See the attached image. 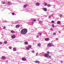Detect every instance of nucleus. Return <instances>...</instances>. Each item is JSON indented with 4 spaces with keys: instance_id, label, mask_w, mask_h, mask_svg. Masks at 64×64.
<instances>
[{
    "instance_id": "1",
    "label": "nucleus",
    "mask_w": 64,
    "mask_h": 64,
    "mask_svg": "<svg viewBox=\"0 0 64 64\" xmlns=\"http://www.w3.org/2000/svg\"><path fill=\"white\" fill-rule=\"evenodd\" d=\"M21 34H25L27 33V29L26 28H24L22 29L21 31Z\"/></svg>"
},
{
    "instance_id": "2",
    "label": "nucleus",
    "mask_w": 64,
    "mask_h": 64,
    "mask_svg": "<svg viewBox=\"0 0 64 64\" xmlns=\"http://www.w3.org/2000/svg\"><path fill=\"white\" fill-rule=\"evenodd\" d=\"M44 57H48V59H49V58H50L51 57V56H49V54H45L44 55Z\"/></svg>"
},
{
    "instance_id": "3",
    "label": "nucleus",
    "mask_w": 64,
    "mask_h": 64,
    "mask_svg": "<svg viewBox=\"0 0 64 64\" xmlns=\"http://www.w3.org/2000/svg\"><path fill=\"white\" fill-rule=\"evenodd\" d=\"M48 47H51V46H53V44L52 43H50L48 44Z\"/></svg>"
},
{
    "instance_id": "4",
    "label": "nucleus",
    "mask_w": 64,
    "mask_h": 64,
    "mask_svg": "<svg viewBox=\"0 0 64 64\" xmlns=\"http://www.w3.org/2000/svg\"><path fill=\"white\" fill-rule=\"evenodd\" d=\"M16 38V36L14 34L11 36V38H12L13 39H14V38Z\"/></svg>"
},
{
    "instance_id": "5",
    "label": "nucleus",
    "mask_w": 64,
    "mask_h": 64,
    "mask_svg": "<svg viewBox=\"0 0 64 64\" xmlns=\"http://www.w3.org/2000/svg\"><path fill=\"white\" fill-rule=\"evenodd\" d=\"M6 3H7V2L6 1H2L1 2L2 4H6Z\"/></svg>"
},
{
    "instance_id": "6",
    "label": "nucleus",
    "mask_w": 64,
    "mask_h": 64,
    "mask_svg": "<svg viewBox=\"0 0 64 64\" xmlns=\"http://www.w3.org/2000/svg\"><path fill=\"white\" fill-rule=\"evenodd\" d=\"M2 58L3 60H5V59H6V58H5V56H2Z\"/></svg>"
},
{
    "instance_id": "7",
    "label": "nucleus",
    "mask_w": 64,
    "mask_h": 64,
    "mask_svg": "<svg viewBox=\"0 0 64 64\" xmlns=\"http://www.w3.org/2000/svg\"><path fill=\"white\" fill-rule=\"evenodd\" d=\"M20 24L17 25L16 26V28H19V27H20Z\"/></svg>"
},
{
    "instance_id": "8",
    "label": "nucleus",
    "mask_w": 64,
    "mask_h": 64,
    "mask_svg": "<svg viewBox=\"0 0 64 64\" xmlns=\"http://www.w3.org/2000/svg\"><path fill=\"white\" fill-rule=\"evenodd\" d=\"M43 10L44 11H47V8H43Z\"/></svg>"
},
{
    "instance_id": "9",
    "label": "nucleus",
    "mask_w": 64,
    "mask_h": 64,
    "mask_svg": "<svg viewBox=\"0 0 64 64\" xmlns=\"http://www.w3.org/2000/svg\"><path fill=\"white\" fill-rule=\"evenodd\" d=\"M22 60H23V61H26V58H22Z\"/></svg>"
},
{
    "instance_id": "10",
    "label": "nucleus",
    "mask_w": 64,
    "mask_h": 64,
    "mask_svg": "<svg viewBox=\"0 0 64 64\" xmlns=\"http://www.w3.org/2000/svg\"><path fill=\"white\" fill-rule=\"evenodd\" d=\"M8 5H11V4H12V3H11V2H8Z\"/></svg>"
},
{
    "instance_id": "11",
    "label": "nucleus",
    "mask_w": 64,
    "mask_h": 64,
    "mask_svg": "<svg viewBox=\"0 0 64 64\" xmlns=\"http://www.w3.org/2000/svg\"><path fill=\"white\" fill-rule=\"evenodd\" d=\"M28 11L29 12H32V10H31V8H29L28 9Z\"/></svg>"
},
{
    "instance_id": "12",
    "label": "nucleus",
    "mask_w": 64,
    "mask_h": 64,
    "mask_svg": "<svg viewBox=\"0 0 64 64\" xmlns=\"http://www.w3.org/2000/svg\"><path fill=\"white\" fill-rule=\"evenodd\" d=\"M35 63H38V64H39V63H40V62L38 61V60H36L35 61Z\"/></svg>"
},
{
    "instance_id": "13",
    "label": "nucleus",
    "mask_w": 64,
    "mask_h": 64,
    "mask_svg": "<svg viewBox=\"0 0 64 64\" xmlns=\"http://www.w3.org/2000/svg\"><path fill=\"white\" fill-rule=\"evenodd\" d=\"M60 23H61V22L60 21H58L57 22V24H60Z\"/></svg>"
},
{
    "instance_id": "14",
    "label": "nucleus",
    "mask_w": 64,
    "mask_h": 64,
    "mask_svg": "<svg viewBox=\"0 0 64 64\" xmlns=\"http://www.w3.org/2000/svg\"><path fill=\"white\" fill-rule=\"evenodd\" d=\"M40 5V4L39 2H38L36 4V6H39Z\"/></svg>"
},
{
    "instance_id": "15",
    "label": "nucleus",
    "mask_w": 64,
    "mask_h": 64,
    "mask_svg": "<svg viewBox=\"0 0 64 64\" xmlns=\"http://www.w3.org/2000/svg\"><path fill=\"white\" fill-rule=\"evenodd\" d=\"M26 7H27V5L26 4H24V8H26Z\"/></svg>"
},
{
    "instance_id": "16",
    "label": "nucleus",
    "mask_w": 64,
    "mask_h": 64,
    "mask_svg": "<svg viewBox=\"0 0 64 64\" xmlns=\"http://www.w3.org/2000/svg\"><path fill=\"white\" fill-rule=\"evenodd\" d=\"M49 38H46L45 39V40H49Z\"/></svg>"
},
{
    "instance_id": "17",
    "label": "nucleus",
    "mask_w": 64,
    "mask_h": 64,
    "mask_svg": "<svg viewBox=\"0 0 64 64\" xmlns=\"http://www.w3.org/2000/svg\"><path fill=\"white\" fill-rule=\"evenodd\" d=\"M63 16L62 14H60L59 15V16L60 17H63Z\"/></svg>"
},
{
    "instance_id": "18",
    "label": "nucleus",
    "mask_w": 64,
    "mask_h": 64,
    "mask_svg": "<svg viewBox=\"0 0 64 64\" xmlns=\"http://www.w3.org/2000/svg\"><path fill=\"white\" fill-rule=\"evenodd\" d=\"M38 46L39 47H40V46H41V44L40 43L38 44Z\"/></svg>"
},
{
    "instance_id": "19",
    "label": "nucleus",
    "mask_w": 64,
    "mask_h": 64,
    "mask_svg": "<svg viewBox=\"0 0 64 64\" xmlns=\"http://www.w3.org/2000/svg\"><path fill=\"white\" fill-rule=\"evenodd\" d=\"M47 6L48 7H50V6H51V5L50 4H47Z\"/></svg>"
},
{
    "instance_id": "20",
    "label": "nucleus",
    "mask_w": 64,
    "mask_h": 64,
    "mask_svg": "<svg viewBox=\"0 0 64 64\" xmlns=\"http://www.w3.org/2000/svg\"><path fill=\"white\" fill-rule=\"evenodd\" d=\"M47 3L46 2H45L44 3V5H45V6H47Z\"/></svg>"
},
{
    "instance_id": "21",
    "label": "nucleus",
    "mask_w": 64,
    "mask_h": 64,
    "mask_svg": "<svg viewBox=\"0 0 64 64\" xmlns=\"http://www.w3.org/2000/svg\"><path fill=\"white\" fill-rule=\"evenodd\" d=\"M38 34L39 35H40V36L41 35H42V33H41V32H39Z\"/></svg>"
},
{
    "instance_id": "22",
    "label": "nucleus",
    "mask_w": 64,
    "mask_h": 64,
    "mask_svg": "<svg viewBox=\"0 0 64 64\" xmlns=\"http://www.w3.org/2000/svg\"><path fill=\"white\" fill-rule=\"evenodd\" d=\"M13 50L14 51H16V49L15 48H14Z\"/></svg>"
},
{
    "instance_id": "23",
    "label": "nucleus",
    "mask_w": 64,
    "mask_h": 64,
    "mask_svg": "<svg viewBox=\"0 0 64 64\" xmlns=\"http://www.w3.org/2000/svg\"><path fill=\"white\" fill-rule=\"evenodd\" d=\"M25 45H27L28 44V42H25Z\"/></svg>"
},
{
    "instance_id": "24",
    "label": "nucleus",
    "mask_w": 64,
    "mask_h": 64,
    "mask_svg": "<svg viewBox=\"0 0 64 64\" xmlns=\"http://www.w3.org/2000/svg\"><path fill=\"white\" fill-rule=\"evenodd\" d=\"M11 32L12 33H14V31L12 30L11 31Z\"/></svg>"
},
{
    "instance_id": "25",
    "label": "nucleus",
    "mask_w": 64,
    "mask_h": 64,
    "mask_svg": "<svg viewBox=\"0 0 64 64\" xmlns=\"http://www.w3.org/2000/svg\"><path fill=\"white\" fill-rule=\"evenodd\" d=\"M9 48L10 49H12V47L11 46H9Z\"/></svg>"
},
{
    "instance_id": "26",
    "label": "nucleus",
    "mask_w": 64,
    "mask_h": 64,
    "mask_svg": "<svg viewBox=\"0 0 64 64\" xmlns=\"http://www.w3.org/2000/svg\"><path fill=\"white\" fill-rule=\"evenodd\" d=\"M51 22L52 23H54V21L53 20H52L51 21Z\"/></svg>"
},
{
    "instance_id": "27",
    "label": "nucleus",
    "mask_w": 64,
    "mask_h": 64,
    "mask_svg": "<svg viewBox=\"0 0 64 64\" xmlns=\"http://www.w3.org/2000/svg\"><path fill=\"white\" fill-rule=\"evenodd\" d=\"M4 44H7V42L4 41Z\"/></svg>"
},
{
    "instance_id": "28",
    "label": "nucleus",
    "mask_w": 64,
    "mask_h": 64,
    "mask_svg": "<svg viewBox=\"0 0 64 64\" xmlns=\"http://www.w3.org/2000/svg\"><path fill=\"white\" fill-rule=\"evenodd\" d=\"M28 47L29 48H31L32 46L31 45H29Z\"/></svg>"
},
{
    "instance_id": "29",
    "label": "nucleus",
    "mask_w": 64,
    "mask_h": 64,
    "mask_svg": "<svg viewBox=\"0 0 64 64\" xmlns=\"http://www.w3.org/2000/svg\"><path fill=\"white\" fill-rule=\"evenodd\" d=\"M12 15H15V13L14 12H12Z\"/></svg>"
},
{
    "instance_id": "30",
    "label": "nucleus",
    "mask_w": 64,
    "mask_h": 64,
    "mask_svg": "<svg viewBox=\"0 0 64 64\" xmlns=\"http://www.w3.org/2000/svg\"><path fill=\"white\" fill-rule=\"evenodd\" d=\"M52 27L53 28H54V24H52Z\"/></svg>"
},
{
    "instance_id": "31",
    "label": "nucleus",
    "mask_w": 64,
    "mask_h": 64,
    "mask_svg": "<svg viewBox=\"0 0 64 64\" xmlns=\"http://www.w3.org/2000/svg\"><path fill=\"white\" fill-rule=\"evenodd\" d=\"M36 20H35L34 19V20H33V22H36Z\"/></svg>"
},
{
    "instance_id": "32",
    "label": "nucleus",
    "mask_w": 64,
    "mask_h": 64,
    "mask_svg": "<svg viewBox=\"0 0 64 64\" xmlns=\"http://www.w3.org/2000/svg\"><path fill=\"white\" fill-rule=\"evenodd\" d=\"M26 50H29V48H26Z\"/></svg>"
},
{
    "instance_id": "33",
    "label": "nucleus",
    "mask_w": 64,
    "mask_h": 64,
    "mask_svg": "<svg viewBox=\"0 0 64 64\" xmlns=\"http://www.w3.org/2000/svg\"><path fill=\"white\" fill-rule=\"evenodd\" d=\"M47 53H48V54H49L50 53V52H47Z\"/></svg>"
},
{
    "instance_id": "34",
    "label": "nucleus",
    "mask_w": 64,
    "mask_h": 64,
    "mask_svg": "<svg viewBox=\"0 0 64 64\" xmlns=\"http://www.w3.org/2000/svg\"><path fill=\"white\" fill-rule=\"evenodd\" d=\"M39 36L38 35L36 36V38H39Z\"/></svg>"
},
{
    "instance_id": "35",
    "label": "nucleus",
    "mask_w": 64,
    "mask_h": 64,
    "mask_svg": "<svg viewBox=\"0 0 64 64\" xmlns=\"http://www.w3.org/2000/svg\"><path fill=\"white\" fill-rule=\"evenodd\" d=\"M53 34L54 35H56V33L54 32V33Z\"/></svg>"
},
{
    "instance_id": "36",
    "label": "nucleus",
    "mask_w": 64,
    "mask_h": 64,
    "mask_svg": "<svg viewBox=\"0 0 64 64\" xmlns=\"http://www.w3.org/2000/svg\"><path fill=\"white\" fill-rule=\"evenodd\" d=\"M6 28V27L4 26L3 27V29H5Z\"/></svg>"
},
{
    "instance_id": "37",
    "label": "nucleus",
    "mask_w": 64,
    "mask_h": 64,
    "mask_svg": "<svg viewBox=\"0 0 64 64\" xmlns=\"http://www.w3.org/2000/svg\"><path fill=\"white\" fill-rule=\"evenodd\" d=\"M34 50H33L32 51V53H34Z\"/></svg>"
},
{
    "instance_id": "38",
    "label": "nucleus",
    "mask_w": 64,
    "mask_h": 64,
    "mask_svg": "<svg viewBox=\"0 0 64 64\" xmlns=\"http://www.w3.org/2000/svg\"><path fill=\"white\" fill-rule=\"evenodd\" d=\"M2 42H0V44H2Z\"/></svg>"
},
{
    "instance_id": "39",
    "label": "nucleus",
    "mask_w": 64,
    "mask_h": 64,
    "mask_svg": "<svg viewBox=\"0 0 64 64\" xmlns=\"http://www.w3.org/2000/svg\"><path fill=\"white\" fill-rule=\"evenodd\" d=\"M50 16L51 17H52V16H53V14H51Z\"/></svg>"
},
{
    "instance_id": "40",
    "label": "nucleus",
    "mask_w": 64,
    "mask_h": 64,
    "mask_svg": "<svg viewBox=\"0 0 64 64\" xmlns=\"http://www.w3.org/2000/svg\"><path fill=\"white\" fill-rule=\"evenodd\" d=\"M38 55V53H36V56H37Z\"/></svg>"
},
{
    "instance_id": "41",
    "label": "nucleus",
    "mask_w": 64,
    "mask_h": 64,
    "mask_svg": "<svg viewBox=\"0 0 64 64\" xmlns=\"http://www.w3.org/2000/svg\"><path fill=\"white\" fill-rule=\"evenodd\" d=\"M32 24H34V22H32Z\"/></svg>"
},
{
    "instance_id": "42",
    "label": "nucleus",
    "mask_w": 64,
    "mask_h": 64,
    "mask_svg": "<svg viewBox=\"0 0 64 64\" xmlns=\"http://www.w3.org/2000/svg\"><path fill=\"white\" fill-rule=\"evenodd\" d=\"M56 40H58V38H56Z\"/></svg>"
},
{
    "instance_id": "43",
    "label": "nucleus",
    "mask_w": 64,
    "mask_h": 64,
    "mask_svg": "<svg viewBox=\"0 0 64 64\" xmlns=\"http://www.w3.org/2000/svg\"><path fill=\"white\" fill-rule=\"evenodd\" d=\"M50 30H53V29H52H52H50Z\"/></svg>"
},
{
    "instance_id": "44",
    "label": "nucleus",
    "mask_w": 64,
    "mask_h": 64,
    "mask_svg": "<svg viewBox=\"0 0 64 64\" xmlns=\"http://www.w3.org/2000/svg\"><path fill=\"white\" fill-rule=\"evenodd\" d=\"M48 18H50V16H48Z\"/></svg>"
},
{
    "instance_id": "45",
    "label": "nucleus",
    "mask_w": 64,
    "mask_h": 64,
    "mask_svg": "<svg viewBox=\"0 0 64 64\" xmlns=\"http://www.w3.org/2000/svg\"><path fill=\"white\" fill-rule=\"evenodd\" d=\"M62 61H60V62H61V63H62Z\"/></svg>"
},
{
    "instance_id": "46",
    "label": "nucleus",
    "mask_w": 64,
    "mask_h": 64,
    "mask_svg": "<svg viewBox=\"0 0 64 64\" xmlns=\"http://www.w3.org/2000/svg\"><path fill=\"white\" fill-rule=\"evenodd\" d=\"M42 22V21H40V23H41Z\"/></svg>"
},
{
    "instance_id": "47",
    "label": "nucleus",
    "mask_w": 64,
    "mask_h": 64,
    "mask_svg": "<svg viewBox=\"0 0 64 64\" xmlns=\"http://www.w3.org/2000/svg\"><path fill=\"white\" fill-rule=\"evenodd\" d=\"M47 16H46V17H47Z\"/></svg>"
}]
</instances>
